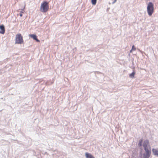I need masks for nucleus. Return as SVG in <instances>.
<instances>
[{
  "label": "nucleus",
  "instance_id": "obj_1",
  "mask_svg": "<svg viewBox=\"0 0 158 158\" xmlns=\"http://www.w3.org/2000/svg\"><path fill=\"white\" fill-rule=\"evenodd\" d=\"M147 11L149 16H151L154 11V5L152 3L150 2L148 4L147 6Z\"/></svg>",
  "mask_w": 158,
  "mask_h": 158
},
{
  "label": "nucleus",
  "instance_id": "obj_2",
  "mask_svg": "<svg viewBox=\"0 0 158 158\" xmlns=\"http://www.w3.org/2000/svg\"><path fill=\"white\" fill-rule=\"evenodd\" d=\"M49 9L48 3L47 1H44L41 3L40 10L42 12H46Z\"/></svg>",
  "mask_w": 158,
  "mask_h": 158
},
{
  "label": "nucleus",
  "instance_id": "obj_3",
  "mask_svg": "<svg viewBox=\"0 0 158 158\" xmlns=\"http://www.w3.org/2000/svg\"><path fill=\"white\" fill-rule=\"evenodd\" d=\"M23 43V37L21 34H18L16 36L15 44H22Z\"/></svg>",
  "mask_w": 158,
  "mask_h": 158
},
{
  "label": "nucleus",
  "instance_id": "obj_4",
  "mask_svg": "<svg viewBox=\"0 0 158 158\" xmlns=\"http://www.w3.org/2000/svg\"><path fill=\"white\" fill-rule=\"evenodd\" d=\"M0 33L3 34L5 32V27L3 24L0 25Z\"/></svg>",
  "mask_w": 158,
  "mask_h": 158
},
{
  "label": "nucleus",
  "instance_id": "obj_5",
  "mask_svg": "<svg viewBox=\"0 0 158 158\" xmlns=\"http://www.w3.org/2000/svg\"><path fill=\"white\" fill-rule=\"evenodd\" d=\"M29 36L32 38L33 40L36 41L37 42H40V41L37 38V36L35 34H30Z\"/></svg>",
  "mask_w": 158,
  "mask_h": 158
},
{
  "label": "nucleus",
  "instance_id": "obj_6",
  "mask_svg": "<svg viewBox=\"0 0 158 158\" xmlns=\"http://www.w3.org/2000/svg\"><path fill=\"white\" fill-rule=\"evenodd\" d=\"M153 154L158 157V150L155 148H153L152 149Z\"/></svg>",
  "mask_w": 158,
  "mask_h": 158
},
{
  "label": "nucleus",
  "instance_id": "obj_7",
  "mask_svg": "<svg viewBox=\"0 0 158 158\" xmlns=\"http://www.w3.org/2000/svg\"><path fill=\"white\" fill-rule=\"evenodd\" d=\"M149 144V141L148 140H145L144 141L143 147L144 148H148V145Z\"/></svg>",
  "mask_w": 158,
  "mask_h": 158
},
{
  "label": "nucleus",
  "instance_id": "obj_8",
  "mask_svg": "<svg viewBox=\"0 0 158 158\" xmlns=\"http://www.w3.org/2000/svg\"><path fill=\"white\" fill-rule=\"evenodd\" d=\"M85 156L86 158H95L91 154L86 153Z\"/></svg>",
  "mask_w": 158,
  "mask_h": 158
},
{
  "label": "nucleus",
  "instance_id": "obj_9",
  "mask_svg": "<svg viewBox=\"0 0 158 158\" xmlns=\"http://www.w3.org/2000/svg\"><path fill=\"white\" fill-rule=\"evenodd\" d=\"M144 150L145 151V153L147 154L151 155V150L150 149H149L148 148H144Z\"/></svg>",
  "mask_w": 158,
  "mask_h": 158
},
{
  "label": "nucleus",
  "instance_id": "obj_10",
  "mask_svg": "<svg viewBox=\"0 0 158 158\" xmlns=\"http://www.w3.org/2000/svg\"><path fill=\"white\" fill-rule=\"evenodd\" d=\"M151 155L144 153L143 154V158H149Z\"/></svg>",
  "mask_w": 158,
  "mask_h": 158
},
{
  "label": "nucleus",
  "instance_id": "obj_11",
  "mask_svg": "<svg viewBox=\"0 0 158 158\" xmlns=\"http://www.w3.org/2000/svg\"><path fill=\"white\" fill-rule=\"evenodd\" d=\"M135 74V72L133 71L129 75V77L131 78H133L134 77V75Z\"/></svg>",
  "mask_w": 158,
  "mask_h": 158
},
{
  "label": "nucleus",
  "instance_id": "obj_12",
  "mask_svg": "<svg viewBox=\"0 0 158 158\" xmlns=\"http://www.w3.org/2000/svg\"><path fill=\"white\" fill-rule=\"evenodd\" d=\"M142 142H143V139H140L139 140V143L138 144V145L139 147H141L142 145Z\"/></svg>",
  "mask_w": 158,
  "mask_h": 158
},
{
  "label": "nucleus",
  "instance_id": "obj_13",
  "mask_svg": "<svg viewBox=\"0 0 158 158\" xmlns=\"http://www.w3.org/2000/svg\"><path fill=\"white\" fill-rule=\"evenodd\" d=\"M97 0H91V3L92 5H95L96 4Z\"/></svg>",
  "mask_w": 158,
  "mask_h": 158
},
{
  "label": "nucleus",
  "instance_id": "obj_14",
  "mask_svg": "<svg viewBox=\"0 0 158 158\" xmlns=\"http://www.w3.org/2000/svg\"><path fill=\"white\" fill-rule=\"evenodd\" d=\"M23 10H21V11H20L19 13V15L21 17H22L23 16Z\"/></svg>",
  "mask_w": 158,
  "mask_h": 158
},
{
  "label": "nucleus",
  "instance_id": "obj_15",
  "mask_svg": "<svg viewBox=\"0 0 158 158\" xmlns=\"http://www.w3.org/2000/svg\"><path fill=\"white\" fill-rule=\"evenodd\" d=\"M136 50L134 45H133L132 47L131 50L135 51Z\"/></svg>",
  "mask_w": 158,
  "mask_h": 158
},
{
  "label": "nucleus",
  "instance_id": "obj_16",
  "mask_svg": "<svg viewBox=\"0 0 158 158\" xmlns=\"http://www.w3.org/2000/svg\"><path fill=\"white\" fill-rule=\"evenodd\" d=\"M117 0H114V1L112 2V4H114L116 2Z\"/></svg>",
  "mask_w": 158,
  "mask_h": 158
},
{
  "label": "nucleus",
  "instance_id": "obj_17",
  "mask_svg": "<svg viewBox=\"0 0 158 158\" xmlns=\"http://www.w3.org/2000/svg\"><path fill=\"white\" fill-rule=\"evenodd\" d=\"M132 50H131H131H130V52H132Z\"/></svg>",
  "mask_w": 158,
  "mask_h": 158
},
{
  "label": "nucleus",
  "instance_id": "obj_18",
  "mask_svg": "<svg viewBox=\"0 0 158 158\" xmlns=\"http://www.w3.org/2000/svg\"><path fill=\"white\" fill-rule=\"evenodd\" d=\"M1 99H3V98H1Z\"/></svg>",
  "mask_w": 158,
  "mask_h": 158
}]
</instances>
